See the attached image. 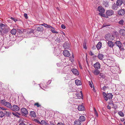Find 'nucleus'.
Returning <instances> with one entry per match:
<instances>
[{"label": "nucleus", "instance_id": "nucleus-50", "mask_svg": "<svg viewBox=\"0 0 125 125\" xmlns=\"http://www.w3.org/2000/svg\"><path fill=\"white\" fill-rule=\"evenodd\" d=\"M34 121L36 123H38L39 124H41V122H40L39 120L36 119H34Z\"/></svg>", "mask_w": 125, "mask_h": 125}, {"label": "nucleus", "instance_id": "nucleus-62", "mask_svg": "<svg viewBox=\"0 0 125 125\" xmlns=\"http://www.w3.org/2000/svg\"><path fill=\"white\" fill-rule=\"evenodd\" d=\"M107 108L108 109H110L111 108V107L109 105L107 106Z\"/></svg>", "mask_w": 125, "mask_h": 125}, {"label": "nucleus", "instance_id": "nucleus-55", "mask_svg": "<svg viewBox=\"0 0 125 125\" xmlns=\"http://www.w3.org/2000/svg\"><path fill=\"white\" fill-rule=\"evenodd\" d=\"M51 82V80H49L48 81L47 83V85H48L50 84Z\"/></svg>", "mask_w": 125, "mask_h": 125}, {"label": "nucleus", "instance_id": "nucleus-9", "mask_svg": "<svg viewBox=\"0 0 125 125\" xmlns=\"http://www.w3.org/2000/svg\"><path fill=\"white\" fill-rule=\"evenodd\" d=\"M97 9L100 13H104L105 11L104 8L102 6L98 7Z\"/></svg>", "mask_w": 125, "mask_h": 125}, {"label": "nucleus", "instance_id": "nucleus-25", "mask_svg": "<svg viewBox=\"0 0 125 125\" xmlns=\"http://www.w3.org/2000/svg\"><path fill=\"white\" fill-rule=\"evenodd\" d=\"M5 112H6L5 115L7 117H10L11 115V113L10 112H7L6 111H5Z\"/></svg>", "mask_w": 125, "mask_h": 125}, {"label": "nucleus", "instance_id": "nucleus-6", "mask_svg": "<svg viewBox=\"0 0 125 125\" xmlns=\"http://www.w3.org/2000/svg\"><path fill=\"white\" fill-rule=\"evenodd\" d=\"M63 46L65 49H68L69 48L70 46L69 43L66 42L64 44Z\"/></svg>", "mask_w": 125, "mask_h": 125}, {"label": "nucleus", "instance_id": "nucleus-34", "mask_svg": "<svg viewBox=\"0 0 125 125\" xmlns=\"http://www.w3.org/2000/svg\"><path fill=\"white\" fill-rule=\"evenodd\" d=\"M4 28V29L2 31H3V33H4L7 34L8 32L9 29L7 28Z\"/></svg>", "mask_w": 125, "mask_h": 125}, {"label": "nucleus", "instance_id": "nucleus-27", "mask_svg": "<svg viewBox=\"0 0 125 125\" xmlns=\"http://www.w3.org/2000/svg\"><path fill=\"white\" fill-rule=\"evenodd\" d=\"M30 115L31 116L33 117H36L35 113L34 111H31L30 113Z\"/></svg>", "mask_w": 125, "mask_h": 125}, {"label": "nucleus", "instance_id": "nucleus-49", "mask_svg": "<svg viewBox=\"0 0 125 125\" xmlns=\"http://www.w3.org/2000/svg\"><path fill=\"white\" fill-rule=\"evenodd\" d=\"M94 114L97 117H98V113L96 111V110L94 108Z\"/></svg>", "mask_w": 125, "mask_h": 125}, {"label": "nucleus", "instance_id": "nucleus-15", "mask_svg": "<svg viewBox=\"0 0 125 125\" xmlns=\"http://www.w3.org/2000/svg\"><path fill=\"white\" fill-rule=\"evenodd\" d=\"M122 0H117L116 1V3L117 5L120 7L121 6L123 3Z\"/></svg>", "mask_w": 125, "mask_h": 125}, {"label": "nucleus", "instance_id": "nucleus-24", "mask_svg": "<svg viewBox=\"0 0 125 125\" xmlns=\"http://www.w3.org/2000/svg\"><path fill=\"white\" fill-rule=\"evenodd\" d=\"M104 56L103 54L101 53H99L97 57L100 60H102L103 59V58H104Z\"/></svg>", "mask_w": 125, "mask_h": 125}, {"label": "nucleus", "instance_id": "nucleus-26", "mask_svg": "<svg viewBox=\"0 0 125 125\" xmlns=\"http://www.w3.org/2000/svg\"><path fill=\"white\" fill-rule=\"evenodd\" d=\"M75 83L77 85H81L82 84L81 81L78 80H76L75 81Z\"/></svg>", "mask_w": 125, "mask_h": 125}, {"label": "nucleus", "instance_id": "nucleus-11", "mask_svg": "<svg viewBox=\"0 0 125 125\" xmlns=\"http://www.w3.org/2000/svg\"><path fill=\"white\" fill-rule=\"evenodd\" d=\"M72 71L75 75H78L79 74V73L77 70L74 68H73L72 69Z\"/></svg>", "mask_w": 125, "mask_h": 125}, {"label": "nucleus", "instance_id": "nucleus-3", "mask_svg": "<svg viewBox=\"0 0 125 125\" xmlns=\"http://www.w3.org/2000/svg\"><path fill=\"white\" fill-rule=\"evenodd\" d=\"M12 109L13 111H18L19 110H20V108L19 107L16 105H13L12 106Z\"/></svg>", "mask_w": 125, "mask_h": 125}, {"label": "nucleus", "instance_id": "nucleus-14", "mask_svg": "<svg viewBox=\"0 0 125 125\" xmlns=\"http://www.w3.org/2000/svg\"><path fill=\"white\" fill-rule=\"evenodd\" d=\"M81 121L80 119L77 120H75L74 123V125H81Z\"/></svg>", "mask_w": 125, "mask_h": 125}, {"label": "nucleus", "instance_id": "nucleus-59", "mask_svg": "<svg viewBox=\"0 0 125 125\" xmlns=\"http://www.w3.org/2000/svg\"><path fill=\"white\" fill-rule=\"evenodd\" d=\"M89 54H90V55H91V56H92L94 55V54L93 53H92V52L91 51H90L89 52Z\"/></svg>", "mask_w": 125, "mask_h": 125}, {"label": "nucleus", "instance_id": "nucleus-38", "mask_svg": "<svg viewBox=\"0 0 125 125\" xmlns=\"http://www.w3.org/2000/svg\"><path fill=\"white\" fill-rule=\"evenodd\" d=\"M99 78H105V75L103 73H100L99 75Z\"/></svg>", "mask_w": 125, "mask_h": 125}, {"label": "nucleus", "instance_id": "nucleus-32", "mask_svg": "<svg viewBox=\"0 0 125 125\" xmlns=\"http://www.w3.org/2000/svg\"><path fill=\"white\" fill-rule=\"evenodd\" d=\"M37 30L38 31H42L43 30V29L42 26L37 27Z\"/></svg>", "mask_w": 125, "mask_h": 125}, {"label": "nucleus", "instance_id": "nucleus-17", "mask_svg": "<svg viewBox=\"0 0 125 125\" xmlns=\"http://www.w3.org/2000/svg\"><path fill=\"white\" fill-rule=\"evenodd\" d=\"M119 32L121 35L122 36H125V30L121 29L119 30Z\"/></svg>", "mask_w": 125, "mask_h": 125}, {"label": "nucleus", "instance_id": "nucleus-1", "mask_svg": "<svg viewBox=\"0 0 125 125\" xmlns=\"http://www.w3.org/2000/svg\"><path fill=\"white\" fill-rule=\"evenodd\" d=\"M21 114L25 116L28 114V112L26 109L24 108H23L21 109Z\"/></svg>", "mask_w": 125, "mask_h": 125}, {"label": "nucleus", "instance_id": "nucleus-39", "mask_svg": "<svg viewBox=\"0 0 125 125\" xmlns=\"http://www.w3.org/2000/svg\"><path fill=\"white\" fill-rule=\"evenodd\" d=\"M108 88L109 87L108 86H104L103 88H101V89L102 90L105 91L108 89Z\"/></svg>", "mask_w": 125, "mask_h": 125}, {"label": "nucleus", "instance_id": "nucleus-29", "mask_svg": "<svg viewBox=\"0 0 125 125\" xmlns=\"http://www.w3.org/2000/svg\"><path fill=\"white\" fill-rule=\"evenodd\" d=\"M101 46L102 43L100 42H99L97 44L96 47L98 49H99L101 47Z\"/></svg>", "mask_w": 125, "mask_h": 125}, {"label": "nucleus", "instance_id": "nucleus-51", "mask_svg": "<svg viewBox=\"0 0 125 125\" xmlns=\"http://www.w3.org/2000/svg\"><path fill=\"white\" fill-rule=\"evenodd\" d=\"M10 18L12 20L14 21L15 22L17 21V19L12 18V17H10Z\"/></svg>", "mask_w": 125, "mask_h": 125}, {"label": "nucleus", "instance_id": "nucleus-21", "mask_svg": "<svg viewBox=\"0 0 125 125\" xmlns=\"http://www.w3.org/2000/svg\"><path fill=\"white\" fill-rule=\"evenodd\" d=\"M93 72L94 73V74L95 75H97L99 74L100 73V72L99 70L98 69H95V70L93 71Z\"/></svg>", "mask_w": 125, "mask_h": 125}, {"label": "nucleus", "instance_id": "nucleus-60", "mask_svg": "<svg viewBox=\"0 0 125 125\" xmlns=\"http://www.w3.org/2000/svg\"><path fill=\"white\" fill-rule=\"evenodd\" d=\"M104 4H106L107 5H108V2L107 1H104Z\"/></svg>", "mask_w": 125, "mask_h": 125}, {"label": "nucleus", "instance_id": "nucleus-56", "mask_svg": "<svg viewBox=\"0 0 125 125\" xmlns=\"http://www.w3.org/2000/svg\"><path fill=\"white\" fill-rule=\"evenodd\" d=\"M57 125H65L61 123L60 122L58 123Z\"/></svg>", "mask_w": 125, "mask_h": 125}, {"label": "nucleus", "instance_id": "nucleus-61", "mask_svg": "<svg viewBox=\"0 0 125 125\" xmlns=\"http://www.w3.org/2000/svg\"><path fill=\"white\" fill-rule=\"evenodd\" d=\"M0 107L1 109L3 110H6V109L5 108H4L3 107Z\"/></svg>", "mask_w": 125, "mask_h": 125}, {"label": "nucleus", "instance_id": "nucleus-19", "mask_svg": "<svg viewBox=\"0 0 125 125\" xmlns=\"http://www.w3.org/2000/svg\"><path fill=\"white\" fill-rule=\"evenodd\" d=\"M118 6L115 3H114L113 4L112 6V8L114 10H117L118 8Z\"/></svg>", "mask_w": 125, "mask_h": 125}, {"label": "nucleus", "instance_id": "nucleus-58", "mask_svg": "<svg viewBox=\"0 0 125 125\" xmlns=\"http://www.w3.org/2000/svg\"><path fill=\"white\" fill-rule=\"evenodd\" d=\"M19 125H26L23 122L20 123Z\"/></svg>", "mask_w": 125, "mask_h": 125}, {"label": "nucleus", "instance_id": "nucleus-52", "mask_svg": "<svg viewBox=\"0 0 125 125\" xmlns=\"http://www.w3.org/2000/svg\"><path fill=\"white\" fill-rule=\"evenodd\" d=\"M51 31L53 33H58V32L57 31H55L54 30H53L51 29Z\"/></svg>", "mask_w": 125, "mask_h": 125}, {"label": "nucleus", "instance_id": "nucleus-4", "mask_svg": "<svg viewBox=\"0 0 125 125\" xmlns=\"http://www.w3.org/2000/svg\"><path fill=\"white\" fill-rule=\"evenodd\" d=\"M106 43L108 44V46L110 48H112L115 44V43L114 42L110 41H108Z\"/></svg>", "mask_w": 125, "mask_h": 125}, {"label": "nucleus", "instance_id": "nucleus-43", "mask_svg": "<svg viewBox=\"0 0 125 125\" xmlns=\"http://www.w3.org/2000/svg\"><path fill=\"white\" fill-rule=\"evenodd\" d=\"M88 84L90 87L91 88H92L93 85L92 81H91V82L90 81H89Z\"/></svg>", "mask_w": 125, "mask_h": 125}, {"label": "nucleus", "instance_id": "nucleus-10", "mask_svg": "<svg viewBox=\"0 0 125 125\" xmlns=\"http://www.w3.org/2000/svg\"><path fill=\"white\" fill-rule=\"evenodd\" d=\"M94 66L95 69H98L100 68V64L99 63L97 62L94 64Z\"/></svg>", "mask_w": 125, "mask_h": 125}, {"label": "nucleus", "instance_id": "nucleus-37", "mask_svg": "<svg viewBox=\"0 0 125 125\" xmlns=\"http://www.w3.org/2000/svg\"><path fill=\"white\" fill-rule=\"evenodd\" d=\"M119 24L121 25H123L125 24V22L123 20L121 19L118 22Z\"/></svg>", "mask_w": 125, "mask_h": 125}, {"label": "nucleus", "instance_id": "nucleus-23", "mask_svg": "<svg viewBox=\"0 0 125 125\" xmlns=\"http://www.w3.org/2000/svg\"><path fill=\"white\" fill-rule=\"evenodd\" d=\"M5 106H6L7 107L9 108H11L12 107V106L10 104L9 102H7L6 103H5Z\"/></svg>", "mask_w": 125, "mask_h": 125}, {"label": "nucleus", "instance_id": "nucleus-2", "mask_svg": "<svg viewBox=\"0 0 125 125\" xmlns=\"http://www.w3.org/2000/svg\"><path fill=\"white\" fill-rule=\"evenodd\" d=\"M75 98L78 99H80L83 97V94L82 92L81 91L80 92V93L79 92H77L75 93Z\"/></svg>", "mask_w": 125, "mask_h": 125}, {"label": "nucleus", "instance_id": "nucleus-64", "mask_svg": "<svg viewBox=\"0 0 125 125\" xmlns=\"http://www.w3.org/2000/svg\"><path fill=\"white\" fill-rule=\"evenodd\" d=\"M123 1V4L125 5V0H122Z\"/></svg>", "mask_w": 125, "mask_h": 125}, {"label": "nucleus", "instance_id": "nucleus-53", "mask_svg": "<svg viewBox=\"0 0 125 125\" xmlns=\"http://www.w3.org/2000/svg\"><path fill=\"white\" fill-rule=\"evenodd\" d=\"M61 27L63 29H64L65 28V26L63 24H62L61 25Z\"/></svg>", "mask_w": 125, "mask_h": 125}, {"label": "nucleus", "instance_id": "nucleus-16", "mask_svg": "<svg viewBox=\"0 0 125 125\" xmlns=\"http://www.w3.org/2000/svg\"><path fill=\"white\" fill-rule=\"evenodd\" d=\"M85 108L83 105H80L78 106V109L80 111H83L84 110Z\"/></svg>", "mask_w": 125, "mask_h": 125}, {"label": "nucleus", "instance_id": "nucleus-22", "mask_svg": "<svg viewBox=\"0 0 125 125\" xmlns=\"http://www.w3.org/2000/svg\"><path fill=\"white\" fill-rule=\"evenodd\" d=\"M121 52L120 51V52H119V51L118 52V55H117L118 56H120V55L119 53H120L121 56L122 55V56H125V51H124L123 52Z\"/></svg>", "mask_w": 125, "mask_h": 125}, {"label": "nucleus", "instance_id": "nucleus-5", "mask_svg": "<svg viewBox=\"0 0 125 125\" xmlns=\"http://www.w3.org/2000/svg\"><path fill=\"white\" fill-rule=\"evenodd\" d=\"M63 54L64 56L66 57H68L70 55L69 52L67 50H65L63 51Z\"/></svg>", "mask_w": 125, "mask_h": 125}, {"label": "nucleus", "instance_id": "nucleus-33", "mask_svg": "<svg viewBox=\"0 0 125 125\" xmlns=\"http://www.w3.org/2000/svg\"><path fill=\"white\" fill-rule=\"evenodd\" d=\"M11 33L12 34L15 35L17 32L16 30L15 29H13L11 31Z\"/></svg>", "mask_w": 125, "mask_h": 125}, {"label": "nucleus", "instance_id": "nucleus-36", "mask_svg": "<svg viewBox=\"0 0 125 125\" xmlns=\"http://www.w3.org/2000/svg\"><path fill=\"white\" fill-rule=\"evenodd\" d=\"M103 95L104 97V99L106 101H107V98L106 97L107 95V94H106L105 92H103Z\"/></svg>", "mask_w": 125, "mask_h": 125}, {"label": "nucleus", "instance_id": "nucleus-42", "mask_svg": "<svg viewBox=\"0 0 125 125\" xmlns=\"http://www.w3.org/2000/svg\"><path fill=\"white\" fill-rule=\"evenodd\" d=\"M5 115V113L1 111H0V117L2 118Z\"/></svg>", "mask_w": 125, "mask_h": 125}, {"label": "nucleus", "instance_id": "nucleus-8", "mask_svg": "<svg viewBox=\"0 0 125 125\" xmlns=\"http://www.w3.org/2000/svg\"><path fill=\"white\" fill-rule=\"evenodd\" d=\"M118 13L120 15H123L125 14V11L124 9H121L118 11Z\"/></svg>", "mask_w": 125, "mask_h": 125}, {"label": "nucleus", "instance_id": "nucleus-45", "mask_svg": "<svg viewBox=\"0 0 125 125\" xmlns=\"http://www.w3.org/2000/svg\"><path fill=\"white\" fill-rule=\"evenodd\" d=\"M17 32L20 33H22L23 32V30H20L19 29H18L17 30Z\"/></svg>", "mask_w": 125, "mask_h": 125}, {"label": "nucleus", "instance_id": "nucleus-31", "mask_svg": "<svg viewBox=\"0 0 125 125\" xmlns=\"http://www.w3.org/2000/svg\"><path fill=\"white\" fill-rule=\"evenodd\" d=\"M6 102H7L6 101V100L5 99H4L0 101V103L3 105H5Z\"/></svg>", "mask_w": 125, "mask_h": 125}, {"label": "nucleus", "instance_id": "nucleus-7", "mask_svg": "<svg viewBox=\"0 0 125 125\" xmlns=\"http://www.w3.org/2000/svg\"><path fill=\"white\" fill-rule=\"evenodd\" d=\"M115 43L120 49H122V44L120 41H116Z\"/></svg>", "mask_w": 125, "mask_h": 125}, {"label": "nucleus", "instance_id": "nucleus-63", "mask_svg": "<svg viewBox=\"0 0 125 125\" xmlns=\"http://www.w3.org/2000/svg\"><path fill=\"white\" fill-rule=\"evenodd\" d=\"M49 28H52V29H53L54 30L55 29L53 27H52V26H51L50 25V26H49Z\"/></svg>", "mask_w": 125, "mask_h": 125}, {"label": "nucleus", "instance_id": "nucleus-48", "mask_svg": "<svg viewBox=\"0 0 125 125\" xmlns=\"http://www.w3.org/2000/svg\"><path fill=\"white\" fill-rule=\"evenodd\" d=\"M12 113L13 115L15 116L16 117L18 118L20 117L17 114V113L13 112H12Z\"/></svg>", "mask_w": 125, "mask_h": 125}, {"label": "nucleus", "instance_id": "nucleus-12", "mask_svg": "<svg viewBox=\"0 0 125 125\" xmlns=\"http://www.w3.org/2000/svg\"><path fill=\"white\" fill-rule=\"evenodd\" d=\"M106 14L108 16L112 15L114 13V12L112 10H109L107 11L106 12Z\"/></svg>", "mask_w": 125, "mask_h": 125}, {"label": "nucleus", "instance_id": "nucleus-41", "mask_svg": "<svg viewBox=\"0 0 125 125\" xmlns=\"http://www.w3.org/2000/svg\"><path fill=\"white\" fill-rule=\"evenodd\" d=\"M41 25L42 26H44L45 27H46L47 28H49V27L50 26L49 25H48L47 24L45 23H43L42 24H41Z\"/></svg>", "mask_w": 125, "mask_h": 125}, {"label": "nucleus", "instance_id": "nucleus-47", "mask_svg": "<svg viewBox=\"0 0 125 125\" xmlns=\"http://www.w3.org/2000/svg\"><path fill=\"white\" fill-rule=\"evenodd\" d=\"M34 105L37 106V107H39L41 106V105L39 104V103H35Z\"/></svg>", "mask_w": 125, "mask_h": 125}, {"label": "nucleus", "instance_id": "nucleus-20", "mask_svg": "<svg viewBox=\"0 0 125 125\" xmlns=\"http://www.w3.org/2000/svg\"><path fill=\"white\" fill-rule=\"evenodd\" d=\"M105 38L106 40L108 41L109 40H111V37L110 34H109L106 35L105 36Z\"/></svg>", "mask_w": 125, "mask_h": 125}, {"label": "nucleus", "instance_id": "nucleus-13", "mask_svg": "<svg viewBox=\"0 0 125 125\" xmlns=\"http://www.w3.org/2000/svg\"><path fill=\"white\" fill-rule=\"evenodd\" d=\"M6 24H4L1 23L0 24V32L1 33L4 29V28H5Z\"/></svg>", "mask_w": 125, "mask_h": 125}, {"label": "nucleus", "instance_id": "nucleus-35", "mask_svg": "<svg viewBox=\"0 0 125 125\" xmlns=\"http://www.w3.org/2000/svg\"><path fill=\"white\" fill-rule=\"evenodd\" d=\"M98 14L101 16L103 17L104 18H107L108 17L105 14H104V13H99Z\"/></svg>", "mask_w": 125, "mask_h": 125}, {"label": "nucleus", "instance_id": "nucleus-44", "mask_svg": "<svg viewBox=\"0 0 125 125\" xmlns=\"http://www.w3.org/2000/svg\"><path fill=\"white\" fill-rule=\"evenodd\" d=\"M110 25V24H108L107 23H105L103 24L102 27L103 28L107 26H109Z\"/></svg>", "mask_w": 125, "mask_h": 125}, {"label": "nucleus", "instance_id": "nucleus-54", "mask_svg": "<svg viewBox=\"0 0 125 125\" xmlns=\"http://www.w3.org/2000/svg\"><path fill=\"white\" fill-rule=\"evenodd\" d=\"M24 16L26 19L28 18L27 15V14L25 13L24 15Z\"/></svg>", "mask_w": 125, "mask_h": 125}, {"label": "nucleus", "instance_id": "nucleus-57", "mask_svg": "<svg viewBox=\"0 0 125 125\" xmlns=\"http://www.w3.org/2000/svg\"><path fill=\"white\" fill-rule=\"evenodd\" d=\"M56 41L57 42H61V40L58 38H57V39L56 40Z\"/></svg>", "mask_w": 125, "mask_h": 125}, {"label": "nucleus", "instance_id": "nucleus-46", "mask_svg": "<svg viewBox=\"0 0 125 125\" xmlns=\"http://www.w3.org/2000/svg\"><path fill=\"white\" fill-rule=\"evenodd\" d=\"M83 48L85 49H86V42L85 41H84L83 43Z\"/></svg>", "mask_w": 125, "mask_h": 125}, {"label": "nucleus", "instance_id": "nucleus-18", "mask_svg": "<svg viewBox=\"0 0 125 125\" xmlns=\"http://www.w3.org/2000/svg\"><path fill=\"white\" fill-rule=\"evenodd\" d=\"M113 96V95L111 93L107 94V95L106 97L107 98V100L108 99H112Z\"/></svg>", "mask_w": 125, "mask_h": 125}, {"label": "nucleus", "instance_id": "nucleus-28", "mask_svg": "<svg viewBox=\"0 0 125 125\" xmlns=\"http://www.w3.org/2000/svg\"><path fill=\"white\" fill-rule=\"evenodd\" d=\"M41 124L42 125H49V124L47 122H46L44 120H42L41 122Z\"/></svg>", "mask_w": 125, "mask_h": 125}, {"label": "nucleus", "instance_id": "nucleus-40", "mask_svg": "<svg viewBox=\"0 0 125 125\" xmlns=\"http://www.w3.org/2000/svg\"><path fill=\"white\" fill-rule=\"evenodd\" d=\"M118 114L121 116L122 117H124V115L123 113L121 111H120L118 113Z\"/></svg>", "mask_w": 125, "mask_h": 125}, {"label": "nucleus", "instance_id": "nucleus-30", "mask_svg": "<svg viewBox=\"0 0 125 125\" xmlns=\"http://www.w3.org/2000/svg\"><path fill=\"white\" fill-rule=\"evenodd\" d=\"M82 121H84L85 120V117L83 116H81L79 117V119Z\"/></svg>", "mask_w": 125, "mask_h": 125}]
</instances>
